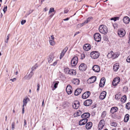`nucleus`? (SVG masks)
I'll list each match as a JSON object with an SVG mask.
<instances>
[{"mask_svg":"<svg viewBox=\"0 0 130 130\" xmlns=\"http://www.w3.org/2000/svg\"><path fill=\"white\" fill-rule=\"evenodd\" d=\"M16 78H14L13 79H10V80L12 81V82L15 81L16 80Z\"/></svg>","mask_w":130,"mask_h":130,"instance_id":"obj_60","label":"nucleus"},{"mask_svg":"<svg viewBox=\"0 0 130 130\" xmlns=\"http://www.w3.org/2000/svg\"><path fill=\"white\" fill-rule=\"evenodd\" d=\"M82 114V112L80 110H78L77 112V116H80Z\"/></svg>","mask_w":130,"mask_h":130,"instance_id":"obj_45","label":"nucleus"},{"mask_svg":"<svg viewBox=\"0 0 130 130\" xmlns=\"http://www.w3.org/2000/svg\"><path fill=\"white\" fill-rule=\"evenodd\" d=\"M100 55V54L99 52L97 51L92 52L90 54V56L91 58L93 59H95L98 58Z\"/></svg>","mask_w":130,"mask_h":130,"instance_id":"obj_2","label":"nucleus"},{"mask_svg":"<svg viewBox=\"0 0 130 130\" xmlns=\"http://www.w3.org/2000/svg\"><path fill=\"white\" fill-rule=\"evenodd\" d=\"M119 64L116 63L113 66V69L115 71H117L119 69Z\"/></svg>","mask_w":130,"mask_h":130,"instance_id":"obj_28","label":"nucleus"},{"mask_svg":"<svg viewBox=\"0 0 130 130\" xmlns=\"http://www.w3.org/2000/svg\"><path fill=\"white\" fill-rule=\"evenodd\" d=\"M121 98L120 95L119 94H117L115 96V98L117 100Z\"/></svg>","mask_w":130,"mask_h":130,"instance_id":"obj_37","label":"nucleus"},{"mask_svg":"<svg viewBox=\"0 0 130 130\" xmlns=\"http://www.w3.org/2000/svg\"><path fill=\"white\" fill-rule=\"evenodd\" d=\"M26 22V21L25 20H23L21 21V24L22 25L24 24Z\"/></svg>","mask_w":130,"mask_h":130,"instance_id":"obj_52","label":"nucleus"},{"mask_svg":"<svg viewBox=\"0 0 130 130\" xmlns=\"http://www.w3.org/2000/svg\"><path fill=\"white\" fill-rule=\"evenodd\" d=\"M92 125V123L91 122H88L86 126V128L87 129H89L91 128Z\"/></svg>","mask_w":130,"mask_h":130,"instance_id":"obj_26","label":"nucleus"},{"mask_svg":"<svg viewBox=\"0 0 130 130\" xmlns=\"http://www.w3.org/2000/svg\"><path fill=\"white\" fill-rule=\"evenodd\" d=\"M113 54V52L112 51H111L110 52V53H108V55H107V57H108L109 58H112Z\"/></svg>","mask_w":130,"mask_h":130,"instance_id":"obj_34","label":"nucleus"},{"mask_svg":"<svg viewBox=\"0 0 130 130\" xmlns=\"http://www.w3.org/2000/svg\"><path fill=\"white\" fill-rule=\"evenodd\" d=\"M90 114L88 112L84 113L81 116V117L84 119H87L90 116Z\"/></svg>","mask_w":130,"mask_h":130,"instance_id":"obj_23","label":"nucleus"},{"mask_svg":"<svg viewBox=\"0 0 130 130\" xmlns=\"http://www.w3.org/2000/svg\"><path fill=\"white\" fill-rule=\"evenodd\" d=\"M55 11L54 8H51L50 9V10L49 11L48 13L50 14L52 12H54Z\"/></svg>","mask_w":130,"mask_h":130,"instance_id":"obj_44","label":"nucleus"},{"mask_svg":"<svg viewBox=\"0 0 130 130\" xmlns=\"http://www.w3.org/2000/svg\"><path fill=\"white\" fill-rule=\"evenodd\" d=\"M119 17H114L113 18H111V20H113L115 21H116L117 20H119Z\"/></svg>","mask_w":130,"mask_h":130,"instance_id":"obj_41","label":"nucleus"},{"mask_svg":"<svg viewBox=\"0 0 130 130\" xmlns=\"http://www.w3.org/2000/svg\"><path fill=\"white\" fill-rule=\"evenodd\" d=\"M124 22L125 24H128L129 23L130 19L127 17H125L123 19Z\"/></svg>","mask_w":130,"mask_h":130,"instance_id":"obj_27","label":"nucleus"},{"mask_svg":"<svg viewBox=\"0 0 130 130\" xmlns=\"http://www.w3.org/2000/svg\"><path fill=\"white\" fill-rule=\"evenodd\" d=\"M96 77L95 76H92L88 79L87 83L89 84L93 83L96 80Z\"/></svg>","mask_w":130,"mask_h":130,"instance_id":"obj_9","label":"nucleus"},{"mask_svg":"<svg viewBox=\"0 0 130 130\" xmlns=\"http://www.w3.org/2000/svg\"><path fill=\"white\" fill-rule=\"evenodd\" d=\"M10 35L9 34L8 35L6 39V40L5 41V42L6 43H7L8 42V41L9 40V36H10Z\"/></svg>","mask_w":130,"mask_h":130,"instance_id":"obj_46","label":"nucleus"},{"mask_svg":"<svg viewBox=\"0 0 130 130\" xmlns=\"http://www.w3.org/2000/svg\"><path fill=\"white\" fill-rule=\"evenodd\" d=\"M129 115L128 114H126L125 115L124 118V121L126 122H127L129 119Z\"/></svg>","mask_w":130,"mask_h":130,"instance_id":"obj_32","label":"nucleus"},{"mask_svg":"<svg viewBox=\"0 0 130 130\" xmlns=\"http://www.w3.org/2000/svg\"><path fill=\"white\" fill-rule=\"evenodd\" d=\"M7 6H4V8L3 9V10L4 12V13H5V12L7 10Z\"/></svg>","mask_w":130,"mask_h":130,"instance_id":"obj_49","label":"nucleus"},{"mask_svg":"<svg viewBox=\"0 0 130 130\" xmlns=\"http://www.w3.org/2000/svg\"><path fill=\"white\" fill-rule=\"evenodd\" d=\"M54 57L53 56H50L48 58V62L49 63L51 62L54 59Z\"/></svg>","mask_w":130,"mask_h":130,"instance_id":"obj_33","label":"nucleus"},{"mask_svg":"<svg viewBox=\"0 0 130 130\" xmlns=\"http://www.w3.org/2000/svg\"><path fill=\"white\" fill-rule=\"evenodd\" d=\"M126 108L128 110L130 109V103H127L126 106Z\"/></svg>","mask_w":130,"mask_h":130,"instance_id":"obj_39","label":"nucleus"},{"mask_svg":"<svg viewBox=\"0 0 130 130\" xmlns=\"http://www.w3.org/2000/svg\"><path fill=\"white\" fill-rule=\"evenodd\" d=\"M126 100V96L125 95L123 96L121 99V101L122 103H125Z\"/></svg>","mask_w":130,"mask_h":130,"instance_id":"obj_31","label":"nucleus"},{"mask_svg":"<svg viewBox=\"0 0 130 130\" xmlns=\"http://www.w3.org/2000/svg\"><path fill=\"white\" fill-rule=\"evenodd\" d=\"M106 115V112L105 111H103L101 115V116L102 118H104Z\"/></svg>","mask_w":130,"mask_h":130,"instance_id":"obj_40","label":"nucleus"},{"mask_svg":"<svg viewBox=\"0 0 130 130\" xmlns=\"http://www.w3.org/2000/svg\"><path fill=\"white\" fill-rule=\"evenodd\" d=\"M92 17H89L88 18L86 21H85L84 22V23L86 24L87 23L89 22L90 20L92 19Z\"/></svg>","mask_w":130,"mask_h":130,"instance_id":"obj_35","label":"nucleus"},{"mask_svg":"<svg viewBox=\"0 0 130 130\" xmlns=\"http://www.w3.org/2000/svg\"><path fill=\"white\" fill-rule=\"evenodd\" d=\"M111 125L112 126L116 127L117 126V124L116 122H113L111 123Z\"/></svg>","mask_w":130,"mask_h":130,"instance_id":"obj_42","label":"nucleus"},{"mask_svg":"<svg viewBox=\"0 0 130 130\" xmlns=\"http://www.w3.org/2000/svg\"><path fill=\"white\" fill-rule=\"evenodd\" d=\"M79 83V80L77 79H74L72 80V83L76 85H78Z\"/></svg>","mask_w":130,"mask_h":130,"instance_id":"obj_29","label":"nucleus"},{"mask_svg":"<svg viewBox=\"0 0 130 130\" xmlns=\"http://www.w3.org/2000/svg\"><path fill=\"white\" fill-rule=\"evenodd\" d=\"M116 57L115 56V54H114V53L113 52V54H112V59H114L116 58Z\"/></svg>","mask_w":130,"mask_h":130,"instance_id":"obj_59","label":"nucleus"},{"mask_svg":"<svg viewBox=\"0 0 130 130\" xmlns=\"http://www.w3.org/2000/svg\"><path fill=\"white\" fill-rule=\"evenodd\" d=\"M69 69H70L68 68H65L64 69V71L65 73L68 74L69 70Z\"/></svg>","mask_w":130,"mask_h":130,"instance_id":"obj_38","label":"nucleus"},{"mask_svg":"<svg viewBox=\"0 0 130 130\" xmlns=\"http://www.w3.org/2000/svg\"><path fill=\"white\" fill-rule=\"evenodd\" d=\"M57 60L55 61L53 63V64H52V65H53L54 66H55L57 64Z\"/></svg>","mask_w":130,"mask_h":130,"instance_id":"obj_57","label":"nucleus"},{"mask_svg":"<svg viewBox=\"0 0 130 130\" xmlns=\"http://www.w3.org/2000/svg\"><path fill=\"white\" fill-rule=\"evenodd\" d=\"M105 125V122L104 119L101 120L98 125L99 129L101 130L102 129Z\"/></svg>","mask_w":130,"mask_h":130,"instance_id":"obj_6","label":"nucleus"},{"mask_svg":"<svg viewBox=\"0 0 130 130\" xmlns=\"http://www.w3.org/2000/svg\"><path fill=\"white\" fill-rule=\"evenodd\" d=\"M33 11V10H30L29 12V13L28 14H26L25 15V16L27 17L28 15L30 14Z\"/></svg>","mask_w":130,"mask_h":130,"instance_id":"obj_55","label":"nucleus"},{"mask_svg":"<svg viewBox=\"0 0 130 130\" xmlns=\"http://www.w3.org/2000/svg\"><path fill=\"white\" fill-rule=\"evenodd\" d=\"M91 48L90 45L88 44H85L83 46V49L86 51H88Z\"/></svg>","mask_w":130,"mask_h":130,"instance_id":"obj_19","label":"nucleus"},{"mask_svg":"<svg viewBox=\"0 0 130 130\" xmlns=\"http://www.w3.org/2000/svg\"><path fill=\"white\" fill-rule=\"evenodd\" d=\"M69 19V18H67L66 19H64L63 20L64 21H66L68 20Z\"/></svg>","mask_w":130,"mask_h":130,"instance_id":"obj_62","label":"nucleus"},{"mask_svg":"<svg viewBox=\"0 0 130 130\" xmlns=\"http://www.w3.org/2000/svg\"><path fill=\"white\" fill-rule=\"evenodd\" d=\"M79 33L80 32L79 31L76 32L74 35V37L76 35H77L78 34H79Z\"/></svg>","mask_w":130,"mask_h":130,"instance_id":"obj_61","label":"nucleus"},{"mask_svg":"<svg viewBox=\"0 0 130 130\" xmlns=\"http://www.w3.org/2000/svg\"><path fill=\"white\" fill-rule=\"evenodd\" d=\"M24 106L25 105H22V114H23L24 113Z\"/></svg>","mask_w":130,"mask_h":130,"instance_id":"obj_54","label":"nucleus"},{"mask_svg":"<svg viewBox=\"0 0 130 130\" xmlns=\"http://www.w3.org/2000/svg\"><path fill=\"white\" fill-rule=\"evenodd\" d=\"M94 38L96 41L99 42L101 40V36L99 33H95L94 35Z\"/></svg>","mask_w":130,"mask_h":130,"instance_id":"obj_4","label":"nucleus"},{"mask_svg":"<svg viewBox=\"0 0 130 130\" xmlns=\"http://www.w3.org/2000/svg\"><path fill=\"white\" fill-rule=\"evenodd\" d=\"M68 74L72 75H75L76 74V72L74 70L70 69Z\"/></svg>","mask_w":130,"mask_h":130,"instance_id":"obj_24","label":"nucleus"},{"mask_svg":"<svg viewBox=\"0 0 130 130\" xmlns=\"http://www.w3.org/2000/svg\"><path fill=\"white\" fill-rule=\"evenodd\" d=\"M106 94V92L104 91L101 92L100 96V98L102 100H103L105 98Z\"/></svg>","mask_w":130,"mask_h":130,"instance_id":"obj_21","label":"nucleus"},{"mask_svg":"<svg viewBox=\"0 0 130 130\" xmlns=\"http://www.w3.org/2000/svg\"><path fill=\"white\" fill-rule=\"evenodd\" d=\"M44 100H43V101L42 102V106H44Z\"/></svg>","mask_w":130,"mask_h":130,"instance_id":"obj_64","label":"nucleus"},{"mask_svg":"<svg viewBox=\"0 0 130 130\" xmlns=\"http://www.w3.org/2000/svg\"><path fill=\"white\" fill-rule=\"evenodd\" d=\"M99 30L101 33L104 34H107L108 31L107 27L104 25L100 26L99 28Z\"/></svg>","mask_w":130,"mask_h":130,"instance_id":"obj_1","label":"nucleus"},{"mask_svg":"<svg viewBox=\"0 0 130 130\" xmlns=\"http://www.w3.org/2000/svg\"><path fill=\"white\" fill-rule=\"evenodd\" d=\"M78 62V58L77 56L74 57L72 59L71 61V64L72 66H74L77 64Z\"/></svg>","mask_w":130,"mask_h":130,"instance_id":"obj_3","label":"nucleus"},{"mask_svg":"<svg viewBox=\"0 0 130 130\" xmlns=\"http://www.w3.org/2000/svg\"><path fill=\"white\" fill-rule=\"evenodd\" d=\"M29 101L30 100L29 98H28L27 96H26L23 99V105L26 106L28 101Z\"/></svg>","mask_w":130,"mask_h":130,"instance_id":"obj_22","label":"nucleus"},{"mask_svg":"<svg viewBox=\"0 0 130 130\" xmlns=\"http://www.w3.org/2000/svg\"><path fill=\"white\" fill-rule=\"evenodd\" d=\"M92 103V100H87L84 102V105L86 106H88L91 105Z\"/></svg>","mask_w":130,"mask_h":130,"instance_id":"obj_15","label":"nucleus"},{"mask_svg":"<svg viewBox=\"0 0 130 130\" xmlns=\"http://www.w3.org/2000/svg\"><path fill=\"white\" fill-rule=\"evenodd\" d=\"M59 83L58 81H57L56 82L54 86V87L55 88H57V85Z\"/></svg>","mask_w":130,"mask_h":130,"instance_id":"obj_47","label":"nucleus"},{"mask_svg":"<svg viewBox=\"0 0 130 130\" xmlns=\"http://www.w3.org/2000/svg\"><path fill=\"white\" fill-rule=\"evenodd\" d=\"M93 70L95 72H98L100 70V68L98 65H94L92 67Z\"/></svg>","mask_w":130,"mask_h":130,"instance_id":"obj_17","label":"nucleus"},{"mask_svg":"<svg viewBox=\"0 0 130 130\" xmlns=\"http://www.w3.org/2000/svg\"><path fill=\"white\" fill-rule=\"evenodd\" d=\"M88 121L87 119H83L79 122V124L80 125H84Z\"/></svg>","mask_w":130,"mask_h":130,"instance_id":"obj_18","label":"nucleus"},{"mask_svg":"<svg viewBox=\"0 0 130 130\" xmlns=\"http://www.w3.org/2000/svg\"><path fill=\"white\" fill-rule=\"evenodd\" d=\"M126 61L128 62H130V55L127 57Z\"/></svg>","mask_w":130,"mask_h":130,"instance_id":"obj_50","label":"nucleus"},{"mask_svg":"<svg viewBox=\"0 0 130 130\" xmlns=\"http://www.w3.org/2000/svg\"><path fill=\"white\" fill-rule=\"evenodd\" d=\"M90 91H87L85 92L82 96V98L83 99H86L88 98L90 95Z\"/></svg>","mask_w":130,"mask_h":130,"instance_id":"obj_12","label":"nucleus"},{"mask_svg":"<svg viewBox=\"0 0 130 130\" xmlns=\"http://www.w3.org/2000/svg\"><path fill=\"white\" fill-rule=\"evenodd\" d=\"M123 91L126 92L127 91L128 88L127 86H125L123 88Z\"/></svg>","mask_w":130,"mask_h":130,"instance_id":"obj_48","label":"nucleus"},{"mask_svg":"<svg viewBox=\"0 0 130 130\" xmlns=\"http://www.w3.org/2000/svg\"><path fill=\"white\" fill-rule=\"evenodd\" d=\"M54 38L53 35L51 36V38H49V41L50 45L54 46L55 45V43L54 41Z\"/></svg>","mask_w":130,"mask_h":130,"instance_id":"obj_11","label":"nucleus"},{"mask_svg":"<svg viewBox=\"0 0 130 130\" xmlns=\"http://www.w3.org/2000/svg\"><path fill=\"white\" fill-rule=\"evenodd\" d=\"M85 54H82L81 55V59H84L85 57Z\"/></svg>","mask_w":130,"mask_h":130,"instance_id":"obj_53","label":"nucleus"},{"mask_svg":"<svg viewBox=\"0 0 130 130\" xmlns=\"http://www.w3.org/2000/svg\"><path fill=\"white\" fill-rule=\"evenodd\" d=\"M82 90V89L81 88H78L75 91L74 95H78L81 93Z\"/></svg>","mask_w":130,"mask_h":130,"instance_id":"obj_25","label":"nucleus"},{"mask_svg":"<svg viewBox=\"0 0 130 130\" xmlns=\"http://www.w3.org/2000/svg\"><path fill=\"white\" fill-rule=\"evenodd\" d=\"M87 68V65L84 63L81 64L79 67V70L82 71H85L86 69Z\"/></svg>","mask_w":130,"mask_h":130,"instance_id":"obj_8","label":"nucleus"},{"mask_svg":"<svg viewBox=\"0 0 130 130\" xmlns=\"http://www.w3.org/2000/svg\"><path fill=\"white\" fill-rule=\"evenodd\" d=\"M105 82V79L104 77L102 78L100 80L99 86L101 87H103L104 86Z\"/></svg>","mask_w":130,"mask_h":130,"instance_id":"obj_20","label":"nucleus"},{"mask_svg":"<svg viewBox=\"0 0 130 130\" xmlns=\"http://www.w3.org/2000/svg\"><path fill=\"white\" fill-rule=\"evenodd\" d=\"M34 74V73L32 71H31L30 73L28 72L25 77V78L27 79H29Z\"/></svg>","mask_w":130,"mask_h":130,"instance_id":"obj_16","label":"nucleus"},{"mask_svg":"<svg viewBox=\"0 0 130 130\" xmlns=\"http://www.w3.org/2000/svg\"><path fill=\"white\" fill-rule=\"evenodd\" d=\"M68 50V48L67 47H66L62 51L60 56V58L61 59L64 56L65 53Z\"/></svg>","mask_w":130,"mask_h":130,"instance_id":"obj_14","label":"nucleus"},{"mask_svg":"<svg viewBox=\"0 0 130 130\" xmlns=\"http://www.w3.org/2000/svg\"><path fill=\"white\" fill-rule=\"evenodd\" d=\"M11 129L13 130L14 129V122L12 123L11 124Z\"/></svg>","mask_w":130,"mask_h":130,"instance_id":"obj_51","label":"nucleus"},{"mask_svg":"<svg viewBox=\"0 0 130 130\" xmlns=\"http://www.w3.org/2000/svg\"><path fill=\"white\" fill-rule=\"evenodd\" d=\"M120 80V78L119 77H117L115 78L112 82L113 86H116L119 83Z\"/></svg>","mask_w":130,"mask_h":130,"instance_id":"obj_7","label":"nucleus"},{"mask_svg":"<svg viewBox=\"0 0 130 130\" xmlns=\"http://www.w3.org/2000/svg\"><path fill=\"white\" fill-rule=\"evenodd\" d=\"M69 11L68 9H65L64 10V13H67Z\"/></svg>","mask_w":130,"mask_h":130,"instance_id":"obj_56","label":"nucleus"},{"mask_svg":"<svg viewBox=\"0 0 130 130\" xmlns=\"http://www.w3.org/2000/svg\"><path fill=\"white\" fill-rule=\"evenodd\" d=\"M37 67L38 66L36 64L32 68L31 71H32L33 72V71H34L36 69Z\"/></svg>","mask_w":130,"mask_h":130,"instance_id":"obj_43","label":"nucleus"},{"mask_svg":"<svg viewBox=\"0 0 130 130\" xmlns=\"http://www.w3.org/2000/svg\"><path fill=\"white\" fill-rule=\"evenodd\" d=\"M119 55V54H115V56L116 57V58Z\"/></svg>","mask_w":130,"mask_h":130,"instance_id":"obj_63","label":"nucleus"},{"mask_svg":"<svg viewBox=\"0 0 130 130\" xmlns=\"http://www.w3.org/2000/svg\"><path fill=\"white\" fill-rule=\"evenodd\" d=\"M79 102L78 101H75L73 104V107L75 109H77L79 107Z\"/></svg>","mask_w":130,"mask_h":130,"instance_id":"obj_13","label":"nucleus"},{"mask_svg":"<svg viewBox=\"0 0 130 130\" xmlns=\"http://www.w3.org/2000/svg\"><path fill=\"white\" fill-rule=\"evenodd\" d=\"M85 25L84 22L82 23L79 24L77 25V27L78 28H80Z\"/></svg>","mask_w":130,"mask_h":130,"instance_id":"obj_36","label":"nucleus"},{"mask_svg":"<svg viewBox=\"0 0 130 130\" xmlns=\"http://www.w3.org/2000/svg\"><path fill=\"white\" fill-rule=\"evenodd\" d=\"M72 87L70 85H68L66 88V91L68 94H71L72 92Z\"/></svg>","mask_w":130,"mask_h":130,"instance_id":"obj_10","label":"nucleus"},{"mask_svg":"<svg viewBox=\"0 0 130 130\" xmlns=\"http://www.w3.org/2000/svg\"><path fill=\"white\" fill-rule=\"evenodd\" d=\"M118 110V108L116 107H114L112 108L110 110V112L112 113L117 112Z\"/></svg>","mask_w":130,"mask_h":130,"instance_id":"obj_30","label":"nucleus"},{"mask_svg":"<svg viewBox=\"0 0 130 130\" xmlns=\"http://www.w3.org/2000/svg\"><path fill=\"white\" fill-rule=\"evenodd\" d=\"M118 34L120 37H122L124 36L125 34V30L123 28L119 29L118 31Z\"/></svg>","mask_w":130,"mask_h":130,"instance_id":"obj_5","label":"nucleus"},{"mask_svg":"<svg viewBox=\"0 0 130 130\" xmlns=\"http://www.w3.org/2000/svg\"><path fill=\"white\" fill-rule=\"evenodd\" d=\"M24 126H25L26 127V121L25 119L24 120Z\"/></svg>","mask_w":130,"mask_h":130,"instance_id":"obj_58","label":"nucleus"}]
</instances>
